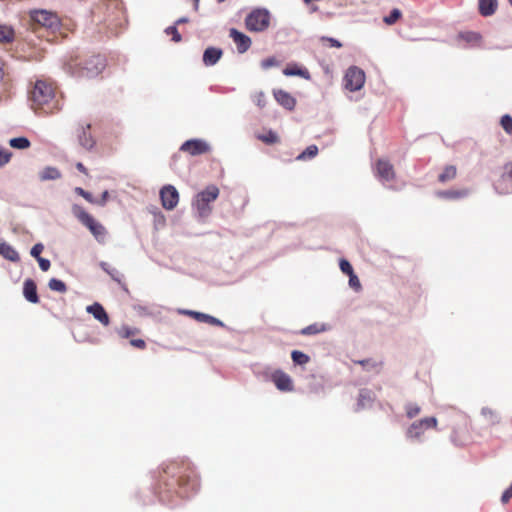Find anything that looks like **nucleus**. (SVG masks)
I'll return each mask as SVG.
<instances>
[{
    "label": "nucleus",
    "mask_w": 512,
    "mask_h": 512,
    "mask_svg": "<svg viewBox=\"0 0 512 512\" xmlns=\"http://www.w3.org/2000/svg\"><path fill=\"white\" fill-rule=\"evenodd\" d=\"M199 487V477L191 462L173 461L163 468L156 494L163 505L175 507L180 499L195 494Z\"/></svg>",
    "instance_id": "f257e3e1"
},
{
    "label": "nucleus",
    "mask_w": 512,
    "mask_h": 512,
    "mask_svg": "<svg viewBox=\"0 0 512 512\" xmlns=\"http://www.w3.org/2000/svg\"><path fill=\"white\" fill-rule=\"evenodd\" d=\"M106 67V59L103 55L97 54L85 60L83 65L77 63H64V72L74 78H95Z\"/></svg>",
    "instance_id": "f03ea898"
},
{
    "label": "nucleus",
    "mask_w": 512,
    "mask_h": 512,
    "mask_svg": "<svg viewBox=\"0 0 512 512\" xmlns=\"http://www.w3.org/2000/svg\"><path fill=\"white\" fill-rule=\"evenodd\" d=\"M219 193V188L214 184H210L194 196L191 205L199 219H205L211 214L212 208L210 204L218 198Z\"/></svg>",
    "instance_id": "7ed1b4c3"
},
{
    "label": "nucleus",
    "mask_w": 512,
    "mask_h": 512,
    "mask_svg": "<svg viewBox=\"0 0 512 512\" xmlns=\"http://www.w3.org/2000/svg\"><path fill=\"white\" fill-rule=\"evenodd\" d=\"M71 212L82 225L89 229L91 234L99 243L104 242L106 237V229L100 222L96 221L94 217L79 204H73L71 207Z\"/></svg>",
    "instance_id": "20e7f679"
},
{
    "label": "nucleus",
    "mask_w": 512,
    "mask_h": 512,
    "mask_svg": "<svg viewBox=\"0 0 512 512\" xmlns=\"http://www.w3.org/2000/svg\"><path fill=\"white\" fill-rule=\"evenodd\" d=\"M270 12L266 8H255L245 18V26L251 32H263L270 25Z\"/></svg>",
    "instance_id": "39448f33"
},
{
    "label": "nucleus",
    "mask_w": 512,
    "mask_h": 512,
    "mask_svg": "<svg viewBox=\"0 0 512 512\" xmlns=\"http://www.w3.org/2000/svg\"><path fill=\"white\" fill-rule=\"evenodd\" d=\"M30 18L34 23L51 31H56L60 27V19L58 15L52 11L45 9L33 10L30 12Z\"/></svg>",
    "instance_id": "423d86ee"
},
{
    "label": "nucleus",
    "mask_w": 512,
    "mask_h": 512,
    "mask_svg": "<svg viewBox=\"0 0 512 512\" xmlns=\"http://www.w3.org/2000/svg\"><path fill=\"white\" fill-rule=\"evenodd\" d=\"M345 88L351 92L360 90L365 83V73L357 66H350L344 76Z\"/></svg>",
    "instance_id": "0eeeda50"
},
{
    "label": "nucleus",
    "mask_w": 512,
    "mask_h": 512,
    "mask_svg": "<svg viewBox=\"0 0 512 512\" xmlns=\"http://www.w3.org/2000/svg\"><path fill=\"white\" fill-rule=\"evenodd\" d=\"M53 96L54 91L52 87L42 80H37L33 90L30 92V99L37 105L47 104Z\"/></svg>",
    "instance_id": "6e6552de"
},
{
    "label": "nucleus",
    "mask_w": 512,
    "mask_h": 512,
    "mask_svg": "<svg viewBox=\"0 0 512 512\" xmlns=\"http://www.w3.org/2000/svg\"><path fill=\"white\" fill-rule=\"evenodd\" d=\"M180 151L186 152L191 156H199L211 151L209 143L201 138H191L184 141L180 146Z\"/></svg>",
    "instance_id": "1a4fd4ad"
},
{
    "label": "nucleus",
    "mask_w": 512,
    "mask_h": 512,
    "mask_svg": "<svg viewBox=\"0 0 512 512\" xmlns=\"http://www.w3.org/2000/svg\"><path fill=\"white\" fill-rule=\"evenodd\" d=\"M437 425L436 417H426L414 421L406 431V436L409 439H419L420 436L429 428H434Z\"/></svg>",
    "instance_id": "9d476101"
},
{
    "label": "nucleus",
    "mask_w": 512,
    "mask_h": 512,
    "mask_svg": "<svg viewBox=\"0 0 512 512\" xmlns=\"http://www.w3.org/2000/svg\"><path fill=\"white\" fill-rule=\"evenodd\" d=\"M494 189L500 195L512 193V162L504 165L500 178L494 184Z\"/></svg>",
    "instance_id": "9b49d317"
},
{
    "label": "nucleus",
    "mask_w": 512,
    "mask_h": 512,
    "mask_svg": "<svg viewBox=\"0 0 512 512\" xmlns=\"http://www.w3.org/2000/svg\"><path fill=\"white\" fill-rule=\"evenodd\" d=\"M160 199L164 209L171 211L179 202V193L175 186L171 184L164 185L160 189Z\"/></svg>",
    "instance_id": "f8f14e48"
},
{
    "label": "nucleus",
    "mask_w": 512,
    "mask_h": 512,
    "mask_svg": "<svg viewBox=\"0 0 512 512\" xmlns=\"http://www.w3.org/2000/svg\"><path fill=\"white\" fill-rule=\"evenodd\" d=\"M271 379L276 388L282 392H291L294 389L291 377L280 369L272 373Z\"/></svg>",
    "instance_id": "ddd939ff"
},
{
    "label": "nucleus",
    "mask_w": 512,
    "mask_h": 512,
    "mask_svg": "<svg viewBox=\"0 0 512 512\" xmlns=\"http://www.w3.org/2000/svg\"><path fill=\"white\" fill-rule=\"evenodd\" d=\"M229 36L232 38L234 43L236 44L237 51L239 54H243L249 50L252 44L251 38L245 33L239 31L236 28H231L229 30Z\"/></svg>",
    "instance_id": "4468645a"
},
{
    "label": "nucleus",
    "mask_w": 512,
    "mask_h": 512,
    "mask_svg": "<svg viewBox=\"0 0 512 512\" xmlns=\"http://www.w3.org/2000/svg\"><path fill=\"white\" fill-rule=\"evenodd\" d=\"M180 313L184 314V315H188V316L192 317L193 319H195L196 321L201 322V323H208V324H211L214 326L225 327V324L223 321H221L220 319H218L212 315H209V314H206L203 312L194 311V310H180Z\"/></svg>",
    "instance_id": "2eb2a0df"
},
{
    "label": "nucleus",
    "mask_w": 512,
    "mask_h": 512,
    "mask_svg": "<svg viewBox=\"0 0 512 512\" xmlns=\"http://www.w3.org/2000/svg\"><path fill=\"white\" fill-rule=\"evenodd\" d=\"M375 393L367 388H362L359 390L357 403L355 407V411L359 412L364 409H368L372 407L373 402L375 401Z\"/></svg>",
    "instance_id": "dca6fc26"
},
{
    "label": "nucleus",
    "mask_w": 512,
    "mask_h": 512,
    "mask_svg": "<svg viewBox=\"0 0 512 512\" xmlns=\"http://www.w3.org/2000/svg\"><path fill=\"white\" fill-rule=\"evenodd\" d=\"M376 172L380 181H382L383 183L389 182L395 177L393 166L387 160L379 159L377 161Z\"/></svg>",
    "instance_id": "f3484780"
},
{
    "label": "nucleus",
    "mask_w": 512,
    "mask_h": 512,
    "mask_svg": "<svg viewBox=\"0 0 512 512\" xmlns=\"http://www.w3.org/2000/svg\"><path fill=\"white\" fill-rule=\"evenodd\" d=\"M273 96L277 103L288 111H292L296 106V99L287 91L282 89H274Z\"/></svg>",
    "instance_id": "a211bd4d"
},
{
    "label": "nucleus",
    "mask_w": 512,
    "mask_h": 512,
    "mask_svg": "<svg viewBox=\"0 0 512 512\" xmlns=\"http://www.w3.org/2000/svg\"><path fill=\"white\" fill-rule=\"evenodd\" d=\"M86 312L91 314L94 319L99 321L102 325L108 326L110 323V318L103 305L99 302H94L91 305L86 307Z\"/></svg>",
    "instance_id": "6ab92c4d"
},
{
    "label": "nucleus",
    "mask_w": 512,
    "mask_h": 512,
    "mask_svg": "<svg viewBox=\"0 0 512 512\" xmlns=\"http://www.w3.org/2000/svg\"><path fill=\"white\" fill-rule=\"evenodd\" d=\"M90 129L91 124H86L77 129L78 142L86 150H91L95 146V140L90 133Z\"/></svg>",
    "instance_id": "aec40b11"
},
{
    "label": "nucleus",
    "mask_w": 512,
    "mask_h": 512,
    "mask_svg": "<svg viewBox=\"0 0 512 512\" xmlns=\"http://www.w3.org/2000/svg\"><path fill=\"white\" fill-rule=\"evenodd\" d=\"M222 56V48L209 46L203 52L202 61L205 66L211 67L216 65Z\"/></svg>",
    "instance_id": "412c9836"
},
{
    "label": "nucleus",
    "mask_w": 512,
    "mask_h": 512,
    "mask_svg": "<svg viewBox=\"0 0 512 512\" xmlns=\"http://www.w3.org/2000/svg\"><path fill=\"white\" fill-rule=\"evenodd\" d=\"M23 296L24 298L32 303V304H37L39 303L40 299H39V295H38V292H37V285H36V282L31 279V278H27L24 283H23Z\"/></svg>",
    "instance_id": "4be33fe9"
},
{
    "label": "nucleus",
    "mask_w": 512,
    "mask_h": 512,
    "mask_svg": "<svg viewBox=\"0 0 512 512\" xmlns=\"http://www.w3.org/2000/svg\"><path fill=\"white\" fill-rule=\"evenodd\" d=\"M283 74L288 77L298 76L305 80H310L311 74L306 67L300 66L297 63L287 65L283 69Z\"/></svg>",
    "instance_id": "5701e85b"
},
{
    "label": "nucleus",
    "mask_w": 512,
    "mask_h": 512,
    "mask_svg": "<svg viewBox=\"0 0 512 512\" xmlns=\"http://www.w3.org/2000/svg\"><path fill=\"white\" fill-rule=\"evenodd\" d=\"M470 194L468 189H448V190H439L436 192V196L438 198L446 199V200H457L467 197Z\"/></svg>",
    "instance_id": "b1692460"
},
{
    "label": "nucleus",
    "mask_w": 512,
    "mask_h": 512,
    "mask_svg": "<svg viewBox=\"0 0 512 512\" xmlns=\"http://www.w3.org/2000/svg\"><path fill=\"white\" fill-rule=\"evenodd\" d=\"M0 256L4 259L9 260L11 262H18L20 260L19 253L17 250L7 243L0 239Z\"/></svg>",
    "instance_id": "393cba45"
},
{
    "label": "nucleus",
    "mask_w": 512,
    "mask_h": 512,
    "mask_svg": "<svg viewBox=\"0 0 512 512\" xmlns=\"http://www.w3.org/2000/svg\"><path fill=\"white\" fill-rule=\"evenodd\" d=\"M498 7V0H478L479 13L484 17L493 15Z\"/></svg>",
    "instance_id": "a878e982"
},
{
    "label": "nucleus",
    "mask_w": 512,
    "mask_h": 512,
    "mask_svg": "<svg viewBox=\"0 0 512 512\" xmlns=\"http://www.w3.org/2000/svg\"><path fill=\"white\" fill-rule=\"evenodd\" d=\"M62 176L60 170L54 166H46L40 173V181L58 180Z\"/></svg>",
    "instance_id": "bb28decb"
},
{
    "label": "nucleus",
    "mask_w": 512,
    "mask_h": 512,
    "mask_svg": "<svg viewBox=\"0 0 512 512\" xmlns=\"http://www.w3.org/2000/svg\"><path fill=\"white\" fill-rule=\"evenodd\" d=\"M329 329L328 325L322 323H313L300 330V334L303 336L316 335L325 332Z\"/></svg>",
    "instance_id": "cd10ccee"
},
{
    "label": "nucleus",
    "mask_w": 512,
    "mask_h": 512,
    "mask_svg": "<svg viewBox=\"0 0 512 512\" xmlns=\"http://www.w3.org/2000/svg\"><path fill=\"white\" fill-rule=\"evenodd\" d=\"M14 36L15 31L11 26L0 24V43H11Z\"/></svg>",
    "instance_id": "c85d7f7f"
},
{
    "label": "nucleus",
    "mask_w": 512,
    "mask_h": 512,
    "mask_svg": "<svg viewBox=\"0 0 512 512\" xmlns=\"http://www.w3.org/2000/svg\"><path fill=\"white\" fill-rule=\"evenodd\" d=\"M9 145L14 149L25 150L31 146V142L26 136H19L11 138Z\"/></svg>",
    "instance_id": "c756f323"
},
{
    "label": "nucleus",
    "mask_w": 512,
    "mask_h": 512,
    "mask_svg": "<svg viewBox=\"0 0 512 512\" xmlns=\"http://www.w3.org/2000/svg\"><path fill=\"white\" fill-rule=\"evenodd\" d=\"M291 359L294 365L304 366L310 361V356L300 350L291 351Z\"/></svg>",
    "instance_id": "7c9ffc66"
},
{
    "label": "nucleus",
    "mask_w": 512,
    "mask_h": 512,
    "mask_svg": "<svg viewBox=\"0 0 512 512\" xmlns=\"http://www.w3.org/2000/svg\"><path fill=\"white\" fill-rule=\"evenodd\" d=\"M457 169L454 165H448L444 168L443 172L439 174L438 180L445 183L448 180H452L456 177Z\"/></svg>",
    "instance_id": "2f4dec72"
},
{
    "label": "nucleus",
    "mask_w": 512,
    "mask_h": 512,
    "mask_svg": "<svg viewBox=\"0 0 512 512\" xmlns=\"http://www.w3.org/2000/svg\"><path fill=\"white\" fill-rule=\"evenodd\" d=\"M318 147L316 145H309L297 157L296 160L304 161L312 159L318 154Z\"/></svg>",
    "instance_id": "473e14b6"
},
{
    "label": "nucleus",
    "mask_w": 512,
    "mask_h": 512,
    "mask_svg": "<svg viewBox=\"0 0 512 512\" xmlns=\"http://www.w3.org/2000/svg\"><path fill=\"white\" fill-rule=\"evenodd\" d=\"M99 266L105 271L114 281L120 282L121 273L114 267H111L109 263L101 261Z\"/></svg>",
    "instance_id": "72a5a7b5"
},
{
    "label": "nucleus",
    "mask_w": 512,
    "mask_h": 512,
    "mask_svg": "<svg viewBox=\"0 0 512 512\" xmlns=\"http://www.w3.org/2000/svg\"><path fill=\"white\" fill-rule=\"evenodd\" d=\"M48 287L50 290L58 293H65L67 291L65 282L58 278H51L48 282Z\"/></svg>",
    "instance_id": "f704fd0d"
},
{
    "label": "nucleus",
    "mask_w": 512,
    "mask_h": 512,
    "mask_svg": "<svg viewBox=\"0 0 512 512\" xmlns=\"http://www.w3.org/2000/svg\"><path fill=\"white\" fill-rule=\"evenodd\" d=\"M481 414L489 421L491 425L497 424L500 421L499 415L489 407H483L481 409Z\"/></svg>",
    "instance_id": "c9c22d12"
},
{
    "label": "nucleus",
    "mask_w": 512,
    "mask_h": 512,
    "mask_svg": "<svg viewBox=\"0 0 512 512\" xmlns=\"http://www.w3.org/2000/svg\"><path fill=\"white\" fill-rule=\"evenodd\" d=\"M459 38L467 43H477L481 40V35L475 31L460 32Z\"/></svg>",
    "instance_id": "e433bc0d"
},
{
    "label": "nucleus",
    "mask_w": 512,
    "mask_h": 512,
    "mask_svg": "<svg viewBox=\"0 0 512 512\" xmlns=\"http://www.w3.org/2000/svg\"><path fill=\"white\" fill-rule=\"evenodd\" d=\"M402 16V12L398 8H393L388 15L383 18V21L387 25L395 24Z\"/></svg>",
    "instance_id": "4c0bfd02"
},
{
    "label": "nucleus",
    "mask_w": 512,
    "mask_h": 512,
    "mask_svg": "<svg viewBox=\"0 0 512 512\" xmlns=\"http://www.w3.org/2000/svg\"><path fill=\"white\" fill-rule=\"evenodd\" d=\"M257 138L259 140H261L262 142H264L266 144H269V145L275 144L279 140V137H278L277 133L274 132L271 129L267 133H265V134H259L257 136Z\"/></svg>",
    "instance_id": "58836bf2"
},
{
    "label": "nucleus",
    "mask_w": 512,
    "mask_h": 512,
    "mask_svg": "<svg viewBox=\"0 0 512 512\" xmlns=\"http://www.w3.org/2000/svg\"><path fill=\"white\" fill-rule=\"evenodd\" d=\"M164 33L171 36V40L175 43L182 41V35L178 31L177 26L173 23L172 25L165 28Z\"/></svg>",
    "instance_id": "ea45409f"
},
{
    "label": "nucleus",
    "mask_w": 512,
    "mask_h": 512,
    "mask_svg": "<svg viewBox=\"0 0 512 512\" xmlns=\"http://www.w3.org/2000/svg\"><path fill=\"white\" fill-rule=\"evenodd\" d=\"M500 124L507 134H512V117L509 114L501 117Z\"/></svg>",
    "instance_id": "a19ab883"
},
{
    "label": "nucleus",
    "mask_w": 512,
    "mask_h": 512,
    "mask_svg": "<svg viewBox=\"0 0 512 512\" xmlns=\"http://www.w3.org/2000/svg\"><path fill=\"white\" fill-rule=\"evenodd\" d=\"M348 277H349V280H348L349 287L352 288L356 292L360 291L362 286H361V283H360V280H359L357 274L355 272H353L352 274L348 275Z\"/></svg>",
    "instance_id": "79ce46f5"
},
{
    "label": "nucleus",
    "mask_w": 512,
    "mask_h": 512,
    "mask_svg": "<svg viewBox=\"0 0 512 512\" xmlns=\"http://www.w3.org/2000/svg\"><path fill=\"white\" fill-rule=\"evenodd\" d=\"M339 268H340L341 272L347 276L354 272V269H353L351 263L345 258H341L339 260Z\"/></svg>",
    "instance_id": "37998d69"
},
{
    "label": "nucleus",
    "mask_w": 512,
    "mask_h": 512,
    "mask_svg": "<svg viewBox=\"0 0 512 512\" xmlns=\"http://www.w3.org/2000/svg\"><path fill=\"white\" fill-rule=\"evenodd\" d=\"M405 408H406V415L410 419L417 416L421 411V408L417 404H413V403H408Z\"/></svg>",
    "instance_id": "c03bdc74"
},
{
    "label": "nucleus",
    "mask_w": 512,
    "mask_h": 512,
    "mask_svg": "<svg viewBox=\"0 0 512 512\" xmlns=\"http://www.w3.org/2000/svg\"><path fill=\"white\" fill-rule=\"evenodd\" d=\"M74 192L83 197L87 202L93 204L94 202V196L92 195V193H90L89 191H86L85 189H83L82 187H75L74 188Z\"/></svg>",
    "instance_id": "a18cd8bd"
},
{
    "label": "nucleus",
    "mask_w": 512,
    "mask_h": 512,
    "mask_svg": "<svg viewBox=\"0 0 512 512\" xmlns=\"http://www.w3.org/2000/svg\"><path fill=\"white\" fill-rule=\"evenodd\" d=\"M278 65H279V61L274 56L263 59L260 63L261 68L264 70H267L271 67H275Z\"/></svg>",
    "instance_id": "49530a36"
},
{
    "label": "nucleus",
    "mask_w": 512,
    "mask_h": 512,
    "mask_svg": "<svg viewBox=\"0 0 512 512\" xmlns=\"http://www.w3.org/2000/svg\"><path fill=\"white\" fill-rule=\"evenodd\" d=\"M11 157L12 153L9 150L0 147V168L9 162Z\"/></svg>",
    "instance_id": "de8ad7c7"
},
{
    "label": "nucleus",
    "mask_w": 512,
    "mask_h": 512,
    "mask_svg": "<svg viewBox=\"0 0 512 512\" xmlns=\"http://www.w3.org/2000/svg\"><path fill=\"white\" fill-rule=\"evenodd\" d=\"M43 250H44V245L41 242L36 243L32 246V248L30 250V255L37 260V259H39V257H42L41 253Z\"/></svg>",
    "instance_id": "09e8293b"
},
{
    "label": "nucleus",
    "mask_w": 512,
    "mask_h": 512,
    "mask_svg": "<svg viewBox=\"0 0 512 512\" xmlns=\"http://www.w3.org/2000/svg\"><path fill=\"white\" fill-rule=\"evenodd\" d=\"M137 330L136 329H133L129 326H126V325H123L119 330H118V335L121 337V338H129L131 335H133Z\"/></svg>",
    "instance_id": "8fccbe9b"
},
{
    "label": "nucleus",
    "mask_w": 512,
    "mask_h": 512,
    "mask_svg": "<svg viewBox=\"0 0 512 512\" xmlns=\"http://www.w3.org/2000/svg\"><path fill=\"white\" fill-rule=\"evenodd\" d=\"M254 103L259 107L263 108L266 105L265 94L260 91L253 96Z\"/></svg>",
    "instance_id": "3c124183"
},
{
    "label": "nucleus",
    "mask_w": 512,
    "mask_h": 512,
    "mask_svg": "<svg viewBox=\"0 0 512 512\" xmlns=\"http://www.w3.org/2000/svg\"><path fill=\"white\" fill-rule=\"evenodd\" d=\"M321 41L328 42L329 46L333 47V48H341L343 46L342 43L338 39L333 38V37L323 36V37H321Z\"/></svg>",
    "instance_id": "603ef678"
},
{
    "label": "nucleus",
    "mask_w": 512,
    "mask_h": 512,
    "mask_svg": "<svg viewBox=\"0 0 512 512\" xmlns=\"http://www.w3.org/2000/svg\"><path fill=\"white\" fill-rule=\"evenodd\" d=\"M108 197H109V192L107 190H105V191L102 192L100 198H95L94 197L93 204L98 205L100 207H103V206L106 205Z\"/></svg>",
    "instance_id": "864d4df0"
},
{
    "label": "nucleus",
    "mask_w": 512,
    "mask_h": 512,
    "mask_svg": "<svg viewBox=\"0 0 512 512\" xmlns=\"http://www.w3.org/2000/svg\"><path fill=\"white\" fill-rule=\"evenodd\" d=\"M37 262L39 264V268L43 271V272H46L50 269L51 267V262L49 259L47 258H44V257H39V259H37Z\"/></svg>",
    "instance_id": "5fc2aeb1"
},
{
    "label": "nucleus",
    "mask_w": 512,
    "mask_h": 512,
    "mask_svg": "<svg viewBox=\"0 0 512 512\" xmlns=\"http://www.w3.org/2000/svg\"><path fill=\"white\" fill-rule=\"evenodd\" d=\"M358 363L362 365L367 371H370L377 366L376 362H374L372 359H363L358 361Z\"/></svg>",
    "instance_id": "6e6d98bb"
},
{
    "label": "nucleus",
    "mask_w": 512,
    "mask_h": 512,
    "mask_svg": "<svg viewBox=\"0 0 512 512\" xmlns=\"http://www.w3.org/2000/svg\"><path fill=\"white\" fill-rule=\"evenodd\" d=\"M130 344L135 347V348H138V349H144L146 347V343L143 339H132L130 340Z\"/></svg>",
    "instance_id": "4d7b16f0"
},
{
    "label": "nucleus",
    "mask_w": 512,
    "mask_h": 512,
    "mask_svg": "<svg viewBox=\"0 0 512 512\" xmlns=\"http://www.w3.org/2000/svg\"><path fill=\"white\" fill-rule=\"evenodd\" d=\"M512 498V491L509 489V487L507 489H505V491L502 493V496H501V502L503 504L507 503L510 499Z\"/></svg>",
    "instance_id": "13d9d810"
},
{
    "label": "nucleus",
    "mask_w": 512,
    "mask_h": 512,
    "mask_svg": "<svg viewBox=\"0 0 512 512\" xmlns=\"http://www.w3.org/2000/svg\"><path fill=\"white\" fill-rule=\"evenodd\" d=\"M76 169L79 172L83 173V174H87L88 173L87 168L84 166V164L82 162H77L76 163Z\"/></svg>",
    "instance_id": "bf43d9fd"
},
{
    "label": "nucleus",
    "mask_w": 512,
    "mask_h": 512,
    "mask_svg": "<svg viewBox=\"0 0 512 512\" xmlns=\"http://www.w3.org/2000/svg\"><path fill=\"white\" fill-rule=\"evenodd\" d=\"M188 22H189V18H188V17H186V16H182V17L178 18V19L174 22V24H175L176 26H178V25H181V24H186V23H188Z\"/></svg>",
    "instance_id": "052dcab7"
},
{
    "label": "nucleus",
    "mask_w": 512,
    "mask_h": 512,
    "mask_svg": "<svg viewBox=\"0 0 512 512\" xmlns=\"http://www.w3.org/2000/svg\"><path fill=\"white\" fill-rule=\"evenodd\" d=\"M134 308H135V310H137L139 312H145L146 311V308L143 307V306H140V305L135 306Z\"/></svg>",
    "instance_id": "680f3d73"
},
{
    "label": "nucleus",
    "mask_w": 512,
    "mask_h": 512,
    "mask_svg": "<svg viewBox=\"0 0 512 512\" xmlns=\"http://www.w3.org/2000/svg\"><path fill=\"white\" fill-rule=\"evenodd\" d=\"M3 78H4L3 67H2V65L0 64V83L2 82Z\"/></svg>",
    "instance_id": "e2e57ef3"
},
{
    "label": "nucleus",
    "mask_w": 512,
    "mask_h": 512,
    "mask_svg": "<svg viewBox=\"0 0 512 512\" xmlns=\"http://www.w3.org/2000/svg\"><path fill=\"white\" fill-rule=\"evenodd\" d=\"M193 10L198 11L199 10V2H193Z\"/></svg>",
    "instance_id": "0e129e2a"
},
{
    "label": "nucleus",
    "mask_w": 512,
    "mask_h": 512,
    "mask_svg": "<svg viewBox=\"0 0 512 512\" xmlns=\"http://www.w3.org/2000/svg\"><path fill=\"white\" fill-rule=\"evenodd\" d=\"M235 88H224L223 89V92H230V91H234Z\"/></svg>",
    "instance_id": "69168bd1"
},
{
    "label": "nucleus",
    "mask_w": 512,
    "mask_h": 512,
    "mask_svg": "<svg viewBox=\"0 0 512 512\" xmlns=\"http://www.w3.org/2000/svg\"><path fill=\"white\" fill-rule=\"evenodd\" d=\"M218 3H223L225 2L226 0H216Z\"/></svg>",
    "instance_id": "338daca9"
},
{
    "label": "nucleus",
    "mask_w": 512,
    "mask_h": 512,
    "mask_svg": "<svg viewBox=\"0 0 512 512\" xmlns=\"http://www.w3.org/2000/svg\"><path fill=\"white\" fill-rule=\"evenodd\" d=\"M509 489L512 491V483L510 484Z\"/></svg>",
    "instance_id": "774afa93"
}]
</instances>
